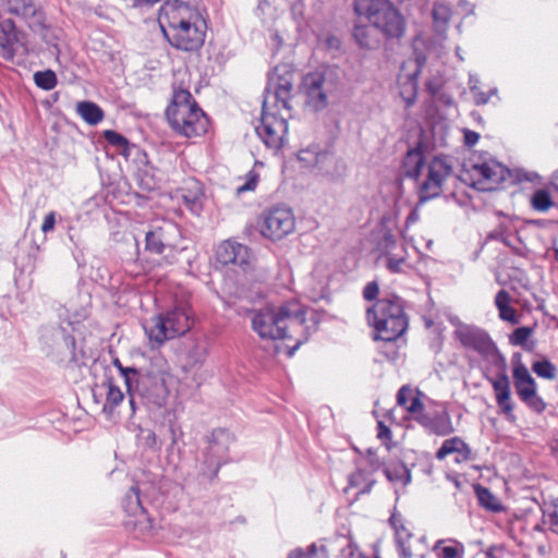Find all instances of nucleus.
Returning a JSON list of instances; mask_svg holds the SVG:
<instances>
[{
	"label": "nucleus",
	"instance_id": "obj_1",
	"mask_svg": "<svg viewBox=\"0 0 558 558\" xmlns=\"http://www.w3.org/2000/svg\"><path fill=\"white\" fill-rule=\"evenodd\" d=\"M293 82L294 72L286 64L276 66L268 75L260 121L255 131L263 143L274 150L283 146L288 133L287 118H279L277 110H291Z\"/></svg>",
	"mask_w": 558,
	"mask_h": 558
},
{
	"label": "nucleus",
	"instance_id": "obj_2",
	"mask_svg": "<svg viewBox=\"0 0 558 558\" xmlns=\"http://www.w3.org/2000/svg\"><path fill=\"white\" fill-rule=\"evenodd\" d=\"M454 338L466 349L476 352L497 369L495 377H487L492 385L500 413L508 421H514V403L511 398V385L507 374L506 357L498 350L488 332L477 326L458 323Z\"/></svg>",
	"mask_w": 558,
	"mask_h": 558
},
{
	"label": "nucleus",
	"instance_id": "obj_3",
	"mask_svg": "<svg viewBox=\"0 0 558 558\" xmlns=\"http://www.w3.org/2000/svg\"><path fill=\"white\" fill-rule=\"evenodd\" d=\"M306 310L298 301H289L279 307H266L253 313L252 328L262 339H292L295 344L288 350L291 357L311 336L306 324Z\"/></svg>",
	"mask_w": 558,
	"mask_h": 558
},
{
	"label": "nucleus",
	"instance_id": "obj_4",
	"mask_svg": "<svg viewBox=\"0 0 558 558\" xmlns=\"http://www.w3.org/2000/svg\"><path fill=\"white\" fill-rule=\"evenodd\" d=\"M158 23L169 44L177 49L194 51L204 44L205 21L185 2L166 1L159 9Z\"/></svg>",
	"mask_w": 558,
	"mask_h": 558
},
{
	"label": "nucleus",
	"instance_id": "obj_5",
	"mask_svg": "<svg viewBox=\"0 0 558 558\" xmlns=\"http://www.w3.org/2000/svg\"><path fill=\"white\" fill-rule=\"evenodd\" d=\"M170 126L185 137L201 136L207 132L208 119L192 99L187 89L173 92L172 101L166 110Z\"/></svg>",
	"mask_w": 558,
	"mask_h": 558
},
{
	"label": "nucleus",
	"instance_id": "obj_6",
	"mask_svg": "<svg viewBox=\"0 0 558 558\" xmlns=\"http://www.w3.org/2000/svg\"><path fill=\"white\" fill-rule=\"evenodd\" d=\"M194 319L185 305L173 308L151 318L145 326L146 335L153 345H161L165 341L185 335L193 326Z\"/></svg>",
	"mask_w": 558,
	"mask_h": 558
},
{
	"label": "nucleus",
	"instance_id": "obj_7",
	"mask_svg": "<svg viewBox=\"0 0 558 558\" xmlns=\"http://www.w3.org/2000/svg\"><path fill=\"white\" fill-rule=\"evenodd\" d=\"M338 86V75L331 68H323L307 73L302 81V90L306 97L305 104L314 111H320L328 106V96Z\"/></svg>",
	"mask_w": 558,
	"mask_h": 558
},
{
	"label": "nucleus",
	"instance_id": "obj_8",
	"mask_svg": "<svg viewBox=\"0 0 558 558\" xmlns=\"http://www.w3.org/2000/svg\"><path fill=\"white\" fill-rule=\"evenodd\" d=\"M424 177L420 183V198L427 201L439 196L445 186L457 182L453 165L448 156H435L426 166Z\"/></svg>",
	"mask_w": 558,
	"mask_h": 558
},
{
	"label": "nucleus",
	"instance_id": "obj_9",
	"mask_svg": "<svg viewBox=\"0 0 558 558\" xmlns=\"http://www.w3.org/2000/svg\"><path fill=\"white\" fill-rule=\"evenodd\" d=\"M132 414L140 405L160 409L166 404L168 391L165 384L155 376L140 375L134 385L126 388Z\"/></svg>",
	"mask_w": 558,
	"mask_h": 558
},
{
	"label": "nucleus",
	"instance_id": "obj_10",
	"mask_svg": "<svg viewBox=\"0 0 558 558\" xmlns=\"http://www.w3.org/2000/svg\"><path fill=\"white\" fill-rule=\"evenodd\" d=\"M511 364L513 385L518 398L531 411L537 414L543 413L547 404L538 395L537 384L522 362V355L514 353L511 357Z\"/></svg>",
	"mask_w": 558,
	"mask_h": 558
},
{
	"label": "nucleus",
	"instance_id": "obj_11",
	"mask_svg": "<svg viewBox=\"0 0 558 558\" xmlns=\"http://www.w3.org/2000/svg\"><path fill=\"white\" fill-rule=\"evenodd\" d=\"M409 327V318L404 312L403 301L395 295H386V359L396 360L397 352H389L390 347L398 342L397 347L405 344L403 338Z\"/></svg>",
	"mask_w": 558,
	"mask_h": 558
},
{
	"label": "nucleus",
	"instance_id": "obj_12",
	"mask_svg": "<svg viewBox=\"0 0 558 558\" xmlns=\"http://www.w3.org/2000/svg\"><path fill=\"white\" fill-rule=\"evenodd\" d=\"M233 440V435L226 428L213 430L204 453L201 469L203 476L214 480L218 475L221 465L228 462L229 449Z\"/></svg>",
	"mask_w": 558,
	"mask_h": 558
},
{
	"label": "nucleus",
	"instance_id": "obj_13",
	"mask_svg": "<svg viewBox=\"0 0 558 558\" xmlns=\"http://www.w3.org/2000/svg\"><path fill=\"white\" fill-rule=\"evenodd\" d=\"M104 138L108 144L116 147L125 158L135 154L138 163L143 165V167H138L137 170V177L141 180V184L146 190H153L156 186L157 181L155 178V168L147 160L145 151L141 150L136 145L130 144L123 135L112 130L104 131Z\"/></svg>",
	"mask_w": 558,
	"mask_h": 558
},
{
	"label": "nucleus",
	"instance_id": "obj_14",
	"mask_svg": "<svg viewBox=\"0 0 558 558\" xmlns=\"http://www.w3.org/2000/svg\"><path fill=\"white\" fill-rule=\"evenodd\" d=\"M295 228L292 210L278 206L264 213L258 221V230L263 238L278 241L290 234Z\"/></svg>",
	"mask_w": 558,
	"mask_h": 558
},
{
	"label": "nucleus",
	"instance_id": "obj_15",
	"mask_svg": "<svg viewBox=\"0 0 558 558\" xmlns=\"http://www.w3.org/2000/svg\"><path fill=\"white\" fill-rule=\"evenodd\" d=\"M472 185L480 191H493L506 180L509 170L494 158L484 159L472 166Z\"/></svg>",
	"mask_w": 558,
	"mask_h": 558
},
{
	"label": "nucleus",
	"instance_id": "obj_16",
	"mask_svg": "<svg viewBox=\"0 0 558 558\" xmlns=\"http://www.w3.org/2000/svg\"><path fill=\"white\" fill-rule=\"evenodd\" d=\"M216 259L221 265L238 267L244 275L254 268V256L251 250L236 241L226 240L216 250Z\"/></svg>",
	"mask_w": 558,
	"mask_h": 558
},
{
	"label": "nucleus",
	"instance_id": "obj_17",
	"mask_svg": "<svg viewBox=\"0 0 558 558\" xmlns=\"http://www.w3.org/2000/svg\"><path fill=\"white\" fill-rule=\"evenodd\" d=\"M298 158L303 167L316 169L320 174L335 175L337 172V158L328 149H322L318 146H311L305 149H301Z\"/></svg>",
	"mask_w": 558,
	"mask_h": 558
},
{
	"label": "nucleus",
	"instance_id": "obj_18",
	"mask_svg": "<svg viewBox=\"0 0 558 558\" xmlns=\"http://www.w3.org/2000/svg\"><path fill=\"white\" fill-rule=\"evenodd\" d=\"M122 506L125 513L130 518H133V520L130 519L126 522L128 525H133L135 529H140L141 531H150L154 529L153 520L148 517L142 505L140 488L137 485H133L125 494Z\"/></svg>",
	"mask_w": 558,
	"mask_h": 558
},
{
	"label": "nucleus",
	"instance_id": "obj_19",
	"mask_svg": "<svg viewBox=\"0 0 558 558\" xmlns=\"http://www.w3.org/2000/svg\"><path fill=\"white\" fill-rule=\"evenodd\" d=\"M180 235L177 225L165 221L146 233V250L150 253L162 254L167 247H173L175 239Z\"/></svg>",
	"mask_w": 558,
	"mask_h": 558
},
{
	"label": "nucleus",
	"instance_id": "obj_20",
	"mask_svg": "<svg viewBox=\"0 0 558 558\" xmlns=\"http://www.w3.org/2000/svg\"><path fill=\"white\" fill-rule=\"evenodd\" d=\"M353 35L361 47L376 49L384 38V21L359 19Z\"/></svg>",
	"mask_w": 558,
	"mask_h": 558
},
{
	"label": "nucleus",
	"instance_id": "obj_21",
	"mask_svg": "<svg viewBox=\"0 0 558 558\" xmlns=\"http://www.w3.org/2000/svg\"><path fill=\"white\" fill-rule=\"evenodd\" d=\"M21 33L16 29L15 23L11 19L0 22V57L7 61H12L16 56L21 44Z\"/></svg>",
	"mask_w": 558,
	"mask_h": 558
},
{
	"label": "nucleus",
	"instance_id": "obj_22",
	"mask_svg": "<svg viewBox=\"0 0 558 558\" xmlns=\"http://www.w3.org/2000/svg\"><path fill=\"white\" fill-rule=\"evenodd\" d=\"M415 415L416 421L432 434L446 436L453 432L451 418L446 411L432 413L421 410Z\"/></svg>",
	"mask_w": 558,
	"mask_h": 558
},
{
	"label": "nucleus",
	"instance_id": "obj_23",
	"mask_svg": "<svg viewBox=\"0 0 558 558\" xmlns=\"http://www.w3.org/2000/svg\"><path fill=\"white\" fill-rule=\"evenodd\" d=\"M389 525L393 531L395 543L401 558H411L412 550L408 542L412 538V533L400 513L393 511L389 518Z\"/></svg>",
	"mask_w": 558,
	"mask_h": 558
},
{
	"label": "nucleus",
	"instance_id": "obj_24",
	"mask_svg": "<svg viewBox=\"0 0 558 558\" xmlns=\"http://www.w3.org/2000/svg\"><path fill=\"white\" fill-rule=\"evenodd\" d=\"M182 201L186 208L195 216H199L204 208L205 194L203 185L195 179L185 182L181 193Z\"/></svg>",
	"mask_w": 558,
	"mask_h": 558
},
{
	"label": "nucleus",
	"instance_id": "obj_25",
	"mask_svg": "<svg viewBox=\"0 0 558 558\" xmlns=\"http://www.w3.org/2000/svg\"><path fill=\"white\" fill-rule=\"evenodd\" d=\"M457 453L456 462L462 463L472 459V450L469 445L460 437L446 439L436 452L438 460H444L447 456Z\"/></svg>",
	"mask_w": 558,
	"mask_h": 558
},
{
	"label": "nucleus",
	"instance_id": "obj_26",
	"mask_svg": "<svg viewBox=\"0 0 558 558\" xmlns=\"http://www.w3.org/2000/svg\"><path fill=\"white\" fill-rule=\"evenodd\" d=\"M365 322L372 329L371 337L374 341L383 340L384 331V301H376L366 306Z\"/></svg>",
	"mask_w": 558,
	"mask_h": 558
},
{
	"label": "nucleus",
	"instance_id": "obj_27",
	"mask_svg": "<svg viewBox=\"0 0 558 558\" xmlns=\"http://www.w3.org/2000/svg\"><path fill=\"white\" fill-rule=\"evenodd\" d=\"M405 29L404 16L386 0V38H401Z\"/></svg>",
	"mask_w": 558,
	"mask_h": 558
},
{
	"label": "nucleus",
	"instance_id": "obj_28",
	"mask_svg": "<svg viewBox=\"0 0 558 558\" xmlns=\"http://www.w3.org/2000/svg\"><path fill=\"white\" fill-rule=\"evenodd\" d=\"M425 168L421 147L410 149L402 161L403 174L411 179H418L424 174Z\"/></svg>",
	"mask_w": 558,
	"mask_h": 558
},
{
	"label": "nucleus",
	"instance_id": "obj_29",
	"mask_svg": "<svg viewBox=\"0 0 558 558\" xmlns=\"http://www.w3.org/2000/svg\"><path fill=\"white\" fill-rule=\"evenodd\" d=\"M209 353V344L205 339H197L187 350L184 367L186 369H196L204 365Z\"/></svg>",
	"mask_w": 558,
	"mask_h": 558
},
{
	"label": "nucleus",
	"instance_id": "obj_30",
	"mask_svg": "<svg viewBox=\"0 0 558 558\" xmlns=\"http://www.w3.org/2000/svg\"><path fill=\"white\" fill-rule=\"evenodd\" d=\"M354 11L359 19L384 21V0H355Z\"/></svg>",
	"mask_w": 558,
	"mask_h": 558
},
{
	"label": "nucleus",
	"instance_id": "obj_31",
	"mask_svg": "<svg viewBox=\"0 0 558 558\" xmlns=\"http://www.w3.org/2000/svg\"><path fill=\"white\" fill-rule=\"evenodd\" d=\"M511 296L506 290H500L495 296V306L498 310L499 318L510 324H518L517 311L511 306Z\"/></svg>",
	"mask_w": 558,
	"mask_h": 558
},
{
	"label": "nucleus",
	"instance_id": "obj_32",
	"mask_svg": "<svg viewBox=\"0 0 558 558\" xmlns=\"http://www.w3.org/2000/svg\"><path fill=\"white\" fill-rule=\"evenodd\" d=\"M397 402L411 414H416L423 410V403L421 402L417 395L407 386H403L399 389L397 393Z\"/></svg>",
	"mask_w": 558,
	"mask_h": 558
},
{
	"label": "nucleus",
	"instance_id": "obj_33",
	"mask_svg": "<svg viewBox=\"0 0 558 558\" xmlns=\"http://www.w3.org/2000/svg\"><path fill=\"white\" fill-rule=\"evenodd\" d=\"M10 13L22 16L25 20L36 17L38 9L33 0H7Z\"/></svg>",
	"mask_w": 558,
	"mask_h": 558
},
{
	"label": "nucleus",
	"instance_id": "obj_34",
	"mask_svg": "<svg viewBox=\"0 0 558 558\" xmlns=\"http://www.w3.org/2000/svg\"><path fill=\"white\" fill-rule=\"evenodd\" d=\"M77 113L86 123L90 125H96L104 119V112L101 108L90 101L78 102Z\"/></svg>",
	"mask_w": 558,
	"mask_h": 558
},
{
	"label": "nucleus",
	"instance_id": "obj_35",
	"mask_svg": "<svg viewBox=\"0 0 558 558\" xmlns=\"http://www.w3.org/2000/svg\"><path fill=\"white\" fill-rule=\"evenodd\" d=\"M474 492L481 507L493 512H499L502 509L498 498L486 487L474 485Z\"/></svg>",
	"mask_w": 558,
	"mask_h": 558
},
{
	"label": "nucleus",
	"instance_id": "obj_36",
	"mask_svg": "<svg viewBox=\"0 0 558 558\" xmlns=\"http://www.w3.org/2000/svg\"><path fill=\"white\" fill-rule=\"evenodd\" d=\"M446 541L439 539L434 546V550L438 551V558H463L464 546L457 541H449L448 545H444Z\"/></svg>",
	"mask_w": 558,
	"mask_h": 558
},
{
	"label": "nucleus",
	"instance_id": "obj_37",
	"mask_svg": "<svg viewBox=\"0 0 558 558\" xmlns=\"http://www.w3.org/2000/svg\"><path fill=\"white\" fill-rule=\"evenodd\" d=\"M451 17V9L448 4L436 2L433 8V20L436 32L442 35L446 32L447 24Z\"/></svg>",
	"mask_w": 558,
	"mask_h": 558
},
{
	"label": "nucleus",
	"instance_id": "obj_38",
	"mask_svg": "<svg viewBox=\"0 0 558 558\" xmlns=\"http://www.w3.org/2000/svg\"><path fill=\"white\" fill-rule=\"evenodd\" d=\"M386 478L405 486L411 482V472L403 463H390L386 466Z\"/></svg>",
	"mask_w": 558,
	"mask_h": 558
},
{
	"label": "nucleus",
	"instance_id": "obj_39",
	"mask_svg": "<svg viewBox=\"0 0 558 558\" xmlns=\"http://www.w3.org/2000/svg\"><path fill=\"white\" fill-rule=\"evenodd\" d=\"M123 398V392L116 385H113L112 381H109L106 402L104 404L102 411L107 415L111 416L114 409L122 402Z\"/></svg>",
	"mask_w": 558,
	"mask_h": 558
},
{
	"label": "nucleus",
	"instance_id": "obj_40",
	"mask_svg": "<svg viewBox=\"0 0 558 558\" xmlns=\"http://www.w3.org/2000/svg\"><path fill=\"white\" fill-rule=\"evenodd\" d=\"M373 485L374 481L369 480L367 474L361 470H357L349 476V486L357 488V494L369 493Z\"/></svg>",
	"mask_w": 558,
	"mask_h": 558
},
{
	"label": "nucleus",
	"instance_id": "obj_41",
	"mask_svg": "<svg viewBox=\"0 0 558 558\" xmlns=\"http://www.w3.org/2000/svg\"><path fill=\"white\" fill-rule=\"evenodd\" d=\"M532 371L541 378L553 380L557 376V367L549 360L544 359L535 361L532 364Z\"/></svg>",
	"mask_w": 558,
	"mask_h": 558
},
{
	"label": "nucleus",
	"instance_id": "obj_42",
	"mask_svg": "<svg viewBox=\"0 0 558 558\" xmlns=\"http://www.w3.org/2000/svg\"><path fill=\"white\" fill-rule=\"evenodd\" d=\"M34 82L37 87L44 90H51L56 87L58 80L57 75L51 70L37 71L34 73Z\"/></svg>",
	"mask_w": 558,
	"mask_h": 558
},
{
	"label": "nucleus",
	"instance_id": "obj_43",
	"mask_svg": "<svg viewBox=\"0 0 558 558\" xmlns=\"http://www.w3.org/2000/svg\"><path fill=\"white\" fill-rule=\"evenodd\" d=\"M554 205L550 194L546 190H537L531 197L533 209L545 213Z\"/></svg>",
	"mask_w": 558,
	"mask_h": 558
},
{
	"label": "nucleus",
	"instance_id": "obj_44",
	"mask_svg": "<svg viewBox=\"0 0 558 558\" xmlns=\"http://www.w3.org/2000/svg\"><path fill=\"white\" fill-rule=\"evenodd\" d=\"M137 442L140 446L155 450L158 448L157 436L155 432L148 428H141L137 434Z\"/></svg>",
	"mask_w": 558,
	"mask_h": 558
},
{
	"label": "nucleus",
	"instance_id": "obj_45",
	"mask_svg": "<svg viewBox=\"0 0 558 558\" xmlns=\"http://www.w3.org/2000/svg\"><path fill=\"white\" fill-rule=\"evenodd\" d=\"M533 333V329L530 327H519L512 331L509 336V342L512 345L525 347L529 338Z\"/></svg>",
	"mask_w": 558,
	"mask_h": 558
},
{
	"label": "nucleus",
	"instance_id": "obj_46",
	"mask_svg": "<svg viewBox=\"0 0 558 558\" xmlns=\"http://www.w3.org/2000/svg\"><path fill=\"white\" fill-rule=\"evenodd\" d=\"M417 88V72L407 77V88L401 90V96L405 100L407 106H411L414 102L415 94Z\"/></svg>",
	"mask_w": 558,
	"mask_h": 558
},
{
	"label": "nucleus",
	"instance_id": "obj_47",
	"mask_svg": "<svg viewBox=\"0 0 558 558\" xmlns=\"http://www.w3.org/2000/svg\"><path fill=\"white\" fill-rule=\"evenodd\" d=\"M319 550L323 553V557H326L325 548L323 546ZM288 558H318V547L316 544H312L305 549L295 548L289 554Z\"/></svg>",
	"mask_w": 558,
	"mask_h": 558
},
{
	"label": "nucleus",
	"instance_id": "obj_48",
	"mask_svg": "<svg viewBox=\"0 0 558 558\" xmlns=\"http://www.w3.org/2000/svg\"><path fill=\"white\" fill-rule=\"evenodd\" d=\"M113 365L119 369L121 376L124 379L126 388H130L132 385H134L136 377L140 375V372L136 368L124 367L118 359L113 361Z\"/></svg>",
	"mask_w": 558,
	"mask_h": 558
},
{
	"label": "nucleus",
	"instance_id": "obj_49",
	"mask_svg": "<svg viewBox=\"0 0 558 558\" xmlns=\"http://www.w3.org/2000/svg\"><path fill=\"white\" fill-rule=\"evenodd\" d=\"M391 243H392L391 236L386 232V259H387L386 266L391 272H402L403 266L407 265L405 259L402 257L398 258V259L388 257V250H389Z\"/></svg>",
	"mask_w": 558,
	"mask_h": 558
},
{
	"label": "nucleus",
	"instance_id": "obj_50",
	"mask_svg": "<svg viewBox=\"0 0 558 558\" xmlns=\"http://www.w3.org/2000/svg\"><path fill=\"white\" fill-rule=\"evenodd\" d=\"M259 174L254 170H250L245 175V183L238 186V193H244L247 191H254L257 186Z\"/></svg>",
	"mask_w": 558,
	"mask_h": 558
},
{
	"label": "nucleus",
	"instance_id": "obj_51",
	"mask_svg": "<svg viewBox=\"0 0 558 558\" xmlns=\"http://www.w3.org/2000/svg\"><path fill=\"white\" fill-rule=\"evenodd\" d=\"M379 294V284L377 281L368 282L363 289V299L367 302L375 303Z\"/></svg>",
	"mask_w": 558,
	"mask_h": 558
},
{
	"label": "nucleus",
	"instance_id": "obj_52",
	"mask_svg": "<svg viewBox=\"0 0 558 558\" xmlns=\"http://www.w3.org/2000/svg\"><path fill=\"white\" fill-rule=\"evenodd\" d=\"M497 93H498L497 87H493V88L489 89L488 93H484L480 88L476 92H472L471 94L473 96L475 105L483 106V105H486L489 101L492 96H496Z\"/></svg>",
	"mask_w": 558,
	"mask_h": 558
},
{
	"label": "nucleus",
	"instance_id": "obj_53",
	"mask_svg": "<svg viewBox=\"0 0 558 558\" xmlns=\"http://www.w3.org/2000/svg\"><path fill=\"white\" fill-rule=\"evenodd\" d=\"M548 524L551 532L558 534V498L553 501L547 510Z\"/></svg>",
	"mask_w": 558,
	"mask_h": 558
},
{
	"label": "nucleus",
	"instance_id": "obj_54",
	"mask_svg": "<svg viewBox=\"0 0 558 558\" xmlns=\"http://www.w3.org/2000/svg\"><path fill=\"white\" fill-rule=\"evenodd\" d=\"M432 133H433V136H434V141L432 143V148H437V147H444L446 146V138H445V135H444V130L440 128L439 130L437 128H434L432 130Z\"/></svg>",
	"mask_w": 558,
	"mask_h": 558
},
{
	"label": "nucleus",
	"instance_id": "obj_55",
	"mask_svg": "<svg viewBox=\"0 0 558 558\" xmlns=\"http://www.w3.org/2000/svg\"><path fill=\"white\" fill-rule=\"evenodd\" d=\"M54 225H56V213L50 211L44 218V221L41 225V231L44 233H48L54 229Z\"/></svg>",
	"mask_w": 558,
	"mask_h": 558
},
{
	"label": "nucleus",
	"instance_id": "obj_56",
	"mask_svg": "<svg viewBox=\"0 0 558 558\" xmlns=\"http://www.w3.org/2000/svg\"><path fill=\"white\" fill-rule=\"evenodd\" d=\"M480 140V134L475 131L464 130V143L466 146H474Z\"/></svg>",
	"mask_w": 558,
	"mask_h": 558
},
{
	"label": "nucleus",
	"instance_id": "obj_57",
	"mask_svg": "<svg viewBox=\"0 0 558 558\" xmlns=\"http://www.w3.org/2000/svg\"><path fill=\"white\" fill-rule=\"evenodd\" d=\"M480 83H481V80H480L478 75H476V74L469 75V88H470L471 93L480 89Z\"/></svg>",
	"mask_w": 558,
	"mask_h": 558
},
{
	"label": "nucleus",
	"instance_id": "obj_58",
	"mask_svg": "<svg viewBox=\"0 0 558 558\" xmlns=\"http://www.w3.org/2000/svg\"><path fill=\"white\" fill-rule=\"evenodd\" d=\"M373 413L377 418V437L384 439V420L378 416L377 410H374Z\"/></svg>",
	"mask_w": 558,
	"mask_h": 558
},
{
	"label": "nucleus",
	"instance_id": "obj_59",
	"mask_svg": "<svg viewBox=\"0 0 558 558\" xmlns=\"http://www.w3.org/2000/svg\"><path fill=\"white\" fill-rule=\"evenodd\" d=\"M534 178H538V174H536V173H531V175H530V177H526V180H529V181H533V180H534Z\"/></svg>",
	"mask_w": 558,
	"mask_h": 558
},
{
	"label": "nucleus",
	"instance_id": "obj_60",
	"mask_svg": "<svg viewBox=\"0 0 558 558\" xmlns=\"http://www.w3.org/2000/svg\"><path fill=\"white\" fill-rule=\"evenodd\" d=\"M456 52H457L458 58L462 61V60H463V57L461 56V52H460V48H459V47L457 48V51H456Z\"/></svg>",
	"mask_w": 558,
	"mask_h": 558
},
{
	"label": "nucleus",
	"instance_id": "obj_61",
	"mask_svg": "<svg viewBox=\"0 0 558 558\" xmlns=\"http://www.w3.org/2000/svg\"><path fill=\"white\" fill-rule=\"evenodd\" d=\"M391 432L388 427H386V439L390 438Z\"/></svg>",
	"mask_w": 558,
	"mask_h": 558
}]
</instances>
